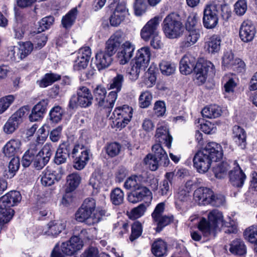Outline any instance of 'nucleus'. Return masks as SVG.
<instances>
[{
    "instance_id": "nucleus-60",
    "label": "nucleus",
    "mask_w": 257,
    "mask_h": 257,
    "mask_svg": "<svg viewBox=\"0 0 257 257\" xmlns=\"http://www.w3.org/2000/svg\"><path fill=\"white\" fill-rule=\"evenodd\" d=\"M93 93L96 100L98 103L105 98L106 90L104 87L98 85L94 89Z\"/></svg>"
},
{
    "instance_id": "nucleus-17",
    "label": "nucleus",
    "mask_w": 257,
    "mask_h": 257,
    "mask_svg": "<svg viewBox=\"0 0 257 257\" xmlns=\"http://www.w3.org/2000/svg\"><path fill=\"white\" fill-rule=\"evenodd\" d=\"M229 176L230 184L236 188H241L246 179L245 174L238 165L230 171Z\"/></svg>"
},
{
    "instance_id": "nucleus-48",
    "label": "nucleus",
    "mask_w": 257,
    "mask_h": 257,
    "mask_svg": "<svg viewBox=\"0 0 257 257\" xmlns=\"http://www.w3.org/2000/svg\"><path fill=\"white\" fill-rule=\"evenodd\" d=\"M156 222L157 227H156V231L160 232L162 229L166 226L169 224L173 221V217L167 216H161L159 217L158 219L153 220Z\"/></svg>"
},
{
    "instance_id": "nucleus-28",
    "label": "nucleus",
    "mask_w": 257,
    "mask_h": 257,
    "mask_svg": "<svg viewBox=\"0 0 257 257\" xmlns=\"http://www.w3.org/2000/svg\"><path fill=\"white\" fill-rule=\"evenodd\" d=\"M151 52L149 47H144L138 50L136 58L133 59L135 63L144 66L149 62Z\"/></svg>"
},
{
    "instance_id": "nucleus-22",
    "label": "nucleus",
    "mask_w": 257,
    "mask_h": 257,
    "mask_svg": "<svg viewBox=\"0 0 257 257\" xmlns=\"http://www.w3.org/2000/svg\"><path fill=\"white\" fill-rule=\"evenodd\" d=\"M128 106L124 105L121 107L117 108L113 112V115L115 117L117 115L118 117L116 119V126L117 128L121 129L124 127L128 122L127 116L128 114Z\"/></svg>"
},
{
    "instance_id": "nucleus-5",
    "label": "nucleus",
    "mask_w": 257,
    "mask_h": 257,
    "mask_svg": "<svg viewBox=\"0 0 257 257\" xmlns=\"http://www.w3.org/2000/svg\"><path fill=\"white\" fill-rule=\"evenodd\" d=\"M19 192L12 191L0 198V214L4 217L3 220L8 222L14 214V210L11 208L17 205L21 200Z\"/></svg>"
},
{
    "instance_id": "nucleus-46",
    "label": "nucleus",
    "mask_w": 257,
    "mask_h": 257,
    "mask_svg": "<svg viewBox=\"0 0 257 257\" xmlns=\"http://www.w3.org/2000/svg\"><path fill=\"white\" fill-rule=\"evenodd\" d=\"M245 238L251 243L257 242V226H251L244 232Z\"/></svg>"
},
{
    "instance_id": "nucleus-50",
    "label": "nucleus",
    "mask_w": 257,
    "mask_h": 257,
    "mask_svg": "<svg viewBox=\"0 0 257 257\" xmlns=\"http://www.w3.org/2000/svg\"><path fill=\"white\" fill-rule=\"evenodd\" d=\"M63 114V110L59 106L54 107L49 113L51 120L55 123L58 122L62 119Z\"/></svg>"
},
{
    "instance_id": "nucleus-43",
    "label": "nucleus",
    "mask_w": 257,
    "mask_h": 257,
    "mask_svg": "<svg viewBox=\"0 0 257 257\" xmlns=\"http://www.w3.org/2000/svg\"><path fill=\"white\" fill-rule=\"evenodd\" d=\"M176 205L181 208V204L187 202L189 199V193L184 187H180L176 196Z\"/></svg>"
},
{
    "instance_id": "nucleus-54",
    "label": "nucleus",
    "mask_w": 257,
    "mask_h": 257,
    "mask_svg": "<svg viewBox=\"0 0 257 257\" xmlns=\"http://www.w3.org/2000/svg\"><path fill=\"white\" fill-rule=\"evenodd\" d=\"M146 210V206L144 204H141L131 210L130 213V219H137L141 217L144 214Z\"/></svg>"
},
{
    "instance_id": "nucleus-19",
    "label": "nucleus",
    "mask_w": 257,
    "mask_h": 257,
    "mask_svg": "<svg viewBox=\"0 0 257 257\" xmlns=\"http://www.w3.org/2000/svg\"><path fill=\"white\" fill-rule=\"evenodd\" d=\"M126 6V3H120L117 5L109 19L111 26H117L124 20L127 12Z\"/></svg>"
},
{
    "instance_id": "nucleus-2",
    "label": "nucleus",
    "mask_w": 257,
    "mask_h": 257,
    "mask_svg": "<svg viewBox=\"0 0 257 257\" xmlns=\"http://www.w3.org/2000/svg\"><path fill=\"white\" fill-rule=\"evenodd\" d=\"M193 70L195 73V78L198 84L204 83L208 73H214V65L210 61L196 63V59L190 54L183 56L180 62V71L184 75L190 74Z\"/></svg>"
},
{
    "instance_id": "nucleus-13",
    "label": "nucleus",
    "mask_w": 257,
    "mask_h": 257,
    "mask_svg": "<svg viewBox=\"0 0 257 257\" xmlns=\"http://www.w3.org/2000/svg\"><path fill=\"white\" fill-rule=\"evenodd\" d=\"M83 241L78 236H72L70 239L62 243L61 250L63 253L72 255L83 247Z\"/></svg>"
},
{
    "instance_id": "nucleus-9",
    "label": "nucleus",
    "mask_w": 257,
    "mask_h": 257,
    "mask_svg": "<svg viewBox=\"0 0 257 257\" xmlns=\"http://www.w3.org/2000/svg\"><path fill=\"white\" fill-rule=\"evenodd\" d=\"M140 177L137 176L130 177V189L134 191L130 193V202L133 203L142 200L145 197L149 196L150 191L146 187L140 186Z\"/></svg>"
},
{
    "instance_id": "nucleus-58",
    "label": "nucleus",
    "mask_w": 257,
    "mask_h": 257,
    "mask_svg": "<svg viewBox=\"0 0 257 257\" xmlns=\"http://www.w3.org/2000/svg\"><path fill=\"white\" fill-rule=\"evenodd\" d=\"M154 111L158 117L163 116L166 111L165 102L163 101H156L154 104Z\"/></svg>"
},
{
    "instance_id": "nucleus-36",
    "label": "nucleus",
    "mask_w": 257,
    "mask_h": 257,
    "mask_svg": "<svg viewBox=\"0 0 257 257\" xmlns=\"http://www.w3.org/2000/svg\"><path fill=\"white\" fill-rule=\"evenodd\" d=\"M77 9L73 8L62 19V25L66 29L69 28L73 24L77 15Z\"/></svg>"
},
{
    "instance_id": "nucleus-23",
    "label": "nucleus",
    "mask_w": 257,
    "mask_h": 257,
    "mask_svg": "<svg viewBox=\"0 0 257 257\" xmlns=\"http://www.w3.org/2000/svg\"><path fill=\"white\" fill-rule=\"evenodd\" d=\"M232 138L235 144L241 149H243L246 146V133L245 131L238 125L232 128Z\"/></svg>"
},
{
    "instance_id": "nucleus-40",
    "label": "nucleus",
    "mask_w": 257,
    "mask_h": 257,
    "mask_svg": "<svg viewBox=\"0 0 257 257\" xmlns=\"http://www.w3.org/2000/svg\"><path fill=\"white\" fill-rule=\"evenodd\" d=\"M229 165L227 162H223L213 168L215 176L218 179L223 178L226 175Z\"/></svg>"
},
{
    "instance_id": "nucleus-34",
    "label": "nucleus",
    "mask_w": 257,
    "mask_h": 257,
    "mask_svg": "<svg viewBox=\"0 0 257 257\" xmlns=\"http://www.w3.org/2000/svg\"><path fill=\"white\" fill-rule=\"evenodd\" d=\"M117 57L119 63L125 64L128 60V42L125 41L120 46L117 54Z\"/></svg>"
},
{
    "instance_id": "nucleus-38",
    "label": "nucleus",
    "mask_w": 257,
    "mask_h": 257,
    "mask_svg": "<svg viewBox=\"0 0 257 257\" xmlns=\"http://www.w3.org/2000/svg\"><path fill=\"white\" fill-rule=\"evenodd\" d=\"M161 73L166 76L174 74L176 70V65L174 63L169 61H162L159 64Z\"/></svg>"
},
{
    "instance_id": "nucleus-51",
    "label": "nucleus",
    "mask_w": 257,
    "mask_h": 257,
    "mask_svg": "<svg viewBox=\"0 0 257 257\" xmlns=\"http://www.w3.org/2000/svg\"><path fill=\"white\" fill-rule=\"evenodd\" d=\"M142 225L139 221H135L132 225V233L130 236V240L132 241L140 236L142 233Z\"/></svg>"
},
{
    "instance_id": "nucleus-64",
    "label": "nucleus",
    "mask_w": 257,
    "mask_h": 257,
    "mask_svg": "<svg viewBox=\"0 0 257 257\" xmlns=\"http://www.w3.org/2000/svg\"><path fill=\"white\" fill-rule=\"evenodd\" d=\"M198 18L197 14H191L187 19V22L186 23V27L187 30L193 29V27L196 25Z\"/></svg>"
},
{
    "instance_id": "nucleus-42",
    "label": "nucleus",
    "mask_w": 257,
    "mask_h": 257,
    "mask_svg": "<svg viewBox=\"0 0 257 257\" xmlns=\"http://www.w3.org/2000/svg\"><path fill=\"white\" fill-rule=\"evenodd\" d=\"M110 199L112 203L115 205L121 204L124 199L123 192L118 188L114 189L111 192Z\"/></svg>"
},
{
    "instance_id": "nucleus-32",
    "label": "nucleus",
    "mask_w": 257,
    "mask_h": 257,
    "mask_svg": "<svg viewBox=\"0 0 257 257\" xmlns=\"http://www.w3.org/2000/svg\"><path fill=\"white\" fill-rule=\"evenodd\" d=\"M117 94L116 91H110L107 96L106 99H103L98 103L99 106L107 109L108 112L111 111L114 103L117 99Z\"/></svg>"
},
{
    "instance_id": "nucleus-44",
    "label": "nucleus",
    "mask_w": 257,
    "mask_h": 257,
    "mask_svg": "<svg viewBox=\"0 0 257 257\" xmlns=\"http://www.w3.org/2000/svg\"><path fill=\"white\" fill-rule=\"evenodd\" d=\"M19 124L17 120L11 116L3 127L4 131L7 134H12L18 128Z\"/></svg>"
},
{
    "instance_id": "nucleus-25",
    "label": "nucleus",
    "mask_w": 257,
    "mask_h": 257,
    "mask_svg": "<svg viewBox=\"0 0 257 257\" xmlns=\"http://www.w3.org/2000/svg\"><path fill=\"white\" fill-rule=\"evenodd\" d=\"M91 154L89 150L84 149L75 159L74 168L78 170L83 169L90 159Z\"/></svg>"
},
{
    "instance_id": "nucleus-31",
    "label": "nucleus",
    "mask_w": 257,
    "mask_h": 257,
    "mask_svg": "<svg viewBox=\"0 0 257 257\" xmlns=\"http://www.w3.org/2000/svg\"><path fill=\"white\" fill-rule=\"evenodd\" d=\"M33 50V45L30 41L20 43L18 48V59L23 60L31 54Z\"/></svg>"
},
{
    "instance_id": "nucleus-62",
    "label": "nucleus",
    "mask_w": 257,
    "mask_h": 257,
    "mask_svg": "<svg viewBox=\"0 0 257 257\" xmlns=\"http://www.w3.org/2000/svg\"><path fill=\"white\" fill-rule=\"evenodd\" d=\"M19 159L17 157H14L10 162L9 164V172L10 173V177H13L15 172L19 168Z\"/></svg>"
},
{
    "instance_id": "nucleus-24",
    "label": "nucleus",
    "mask_w": 257,
    "mask_h": 257,
    "mask_svg": "<svg viewBox=\"0 0 257 257\" xmlns=\"http://www.w3.org/2000/svg\"><path fill=\"white\" fill-rule=\"evenodd\" d=\"M152 151L153 156L156 157L161 162V165L163 166H167L169 164L170 161L166 152L163 148L159 143L155 144L152 147Z\"/></svg>"
},
{
    "instance_id": "nucleus-53",
    "label": "nucleus",
    "mask_w": 257,
    "mask_h": 257,
    "mask_svg": "<svg viewBox=\"0 0 257 257\" xmlns=\"http://www.w3.org/2000/svg\"><path fill=\"white\" fill-rule=\"evenodd\" d=\"M121 146L117 143H112L108 144L106 148V152L107 154L111 157H113L120 152Z\"/></svg>"
},
{
    "instance_id": "nucleus-56",
    "label": "nucleus",
    "mask_w": 257,
    "mask_h": 257,
    "mask_svg": "<svg viewBox=\"0 0 257 257\" xmlns=\"http://www.w3.org/2000/svg\"><path fill=\"white\" fill-rule=\"evenodd\" d=\"M130 65L131 68L130 71V75L131 76V77H130V79L132 80H136L139 77L141 68L143 66L138 63H135L133 60H132Z\"/></svg>"
},
{
    "instance_id": "nucleus-15",
    "label": "nucleus",
    "mask_w": 257,
    "mask_h": 257,
    "mask_svg": "<svg viewBox=\"0 0 257 257\" xmlns=\"http://www.w3.org/2000/svg\"><path fill=\"white\" fill-rule=\"evenodd\" d=\"M155 137L158 143H164L168 148H171L173 138L169 133V127L167 124H158Z\"/></svg>"
},
{
    "instance_id": "nucleus-30",
    "label": "nucleus",
    "mask_w": 257,
    "mask_h": 257,
    "mask_svg": "<svg viewBox=\"0 0 257 257\" xmlns=\"http://www.w3.org/2000/svg\"><path fill=\"white\" fill-rule=\"evenodd\" d=\"M221 113L220 107L216 105L206 106L201 111L203 116L208 118L218 117L221 115Z\"/></svg>"
},
{
    "instance_id": "nucleus-6",
    "label": "nucleus",
    "mask_w": 257,
    "mask_h": 257,
    "mask_svg": "<svg viewBox=\"0 0 257 257\" xmlns=\"http://www.w3.org/2000/svg\"><path fill=\"white\" fill-rule=\"evenodd\" d=\"M194 198L200 204H210L216 207L222 205L225 201V198L223 195H215L211 189L205 187L197 189L194 192Z\"/></svg>"
},
{
    "instance_id": "nucleus-1",
    "label": "nucleus",
    "mask_w": 257,
    "mask_h": 257,
    "mask_svg": "<svg viewBox=\"0 0 257 257\" xmlns=\"http://www.w3.org/2000/svg\"><path fill=\"white\" fill-rule=\"evenodd\" d=\"M222 156V150L219 144L208 143L204 149L195 154L193 159L194 166L199 173H204L210 168L212 162L219 161Z\"/></svg>"
},
{
    "instance_id": "nucleus-14",
    "label": "nucleus",
    "mask_w": 257,
    "mask_h": 257,
    "mask_svg": "<svg viewBox=\"0 0 257 257\" xmlns=\"http://www.w3.org/2000/svg\"><path fill=\"white\" fill-rule=\"evenodd\" d=\"M162 17L155 16L149 21L141 30V35L143 40L147 41L154 35L157 34V30Z\"/></svg>"
},
{
    "instance_id": "nucleus-37",
    "label": "nucleus",
    "mask_w": 257,
    "mask_h": 257,
    "mask_svg": "<svg viewBox=\"0 0 257 257\" xmlns=\"http://www.w3.org/2000/svg\"><path fill=\"white\" fill-rule=\"evenodd\" d=\"M81 181L80 175L76 173H73L67 177V185L69 191L74 190L79 185Z\"/></svg>"
},
{
    "instance_id": "nucleus-8",
    "label": "nucleus",
    "mask_w": 257,
    "mask_h": 257,
    "mask_svg": "<svg viewBox=\"0 0 257 257\" xmlns=\"http://www.w3.org/2000/svg\"><path fill=\"white\" fill-rule=\"evenodd\" d=\"M93 96L90 89L86 86L79 87L76 94L73 95L70 99L69 107L70 109H76L78 107L86 108L92 103Z\"/></svg>"
},
{
    "instance_id": "nucleus-21",
    "label": "nucleus",
    "mask_w": 257,
    "mask_h": 257,
    "mask_svg": "<svg viewBox=\"0 0 257 257\" xmlns=\"http://www.w3.org/2000/svg\"><path fill=\"white\" fill-rule=\"evenodd\" d=\"M21 141L18 139H11L5 145L3 148V152L5 155L8 157H14L21 152Z\"/></svg>"
},
{
    "instance_id": "nucleus-29",
    "label": "nucleus",
    "mask_w": 257,
    "mask_h": 257,
    "mask_svg": "<svg viewBox=\"0 0 257 257\" xmlns=\"http://www.w3.org/2000/svg\"><path fill=\"white\" fill-rule=\"evenodd\" d=\"M167 244L161 239L155 241L152 245V253L157 257H162L167 252Z\"/></svg>"
},
{
    "instance_id": "nucleus-12",
    "label": "nucleus",
    "mask_w": 257,
    "mask_h": 257,
    "mask_svg": "<svg viewBox=\"0 0 257 257\" xmlns=\"http://www.w3.org/2000/svg\"><path fill=\"white\" fill-rule=\"evenodd\" d=\"M103 215L102 212L101 214L93 213L81 206L75 213V219L78 222L92 225L98 223L100 220L101 216Z\"/></svg>"
},
{
    "instance_id": "nucleus-39",
    "label": "nucleus",
    "mask_w": 257,
    "mask_h": 257,
    "mask_svg": "<svg viewBox=\"0 0 257 257\" xmlns=\"http://www.w3.org/2000/svg\"><path fill=\"white\" fill-rule=\"evenodd\" d=\"M41 178L42 184L45 186H49L53 184L56 178L55 174L48 168L43 172Z\"/></svg>"
},
{
    "instance_id": "nucleus-55",
    "label": "nucleus",
    "mask_w": 257,
    "mask_h": 257,
    "mask_svg": "<svg viewBox=\"0 0 257 257\" xmlns=\"http://www.w3.org/2000/svg\"><path fill=\"white\" fill-rule=\"evenodd\" d=\"M147 7V5L144 0H136L134 6L135 15L137 16L142 15L146 12Z\"/></svg>"
},
{
    "instance_id": "nucleus-27",
    "label": "nucleus",
    "mask_w": 257,
    "mask_h": 257,
    "mask_svg": "<svg viewBox=\"0 0 257 257\" xmlns=\"http://www.w3.org/2000/svg\"><path fill=\"white\" fill-rule=\"evenodd\" d=\"M69 155V150L66 144H61L56 151L54 162L57 165H60L66 162Z\"/></svg>"
},
{
    "instance_id": "nucleus-33",
    "label": "nucleus",
    "mask_w": 257,
    "mask_h": 257,
    "mask_svg": "<svg viewBox=\"0 0 257 257\" xmlns=\"http://www.w3.org/2000/svg\"><path fill=\"white\" fill-rule=\"evenodd\" d=\"M229 251L234 254L241 255L246 253V248L243 241L240 239H235L230 244Z\"/></svg>"
},
{
    "instance_id": "nucleus-35",
    "label": "nucleus",
    "mask_w": 257,
    "mask_h": 257,
    "mask_svg": "<svg viewBox=\"0 0 257 257\" xmlns=\"http://www.w3.org/2000/svg\"><path fill=\"white\" fill-rule=\"evenodd\" d=\"M61 77L59 75L54 73H47L42 78V79L38 80L37 84L40 87H46L55 81L60 79Z\"/></svg>"
},
{
    "instance_id": "nucleus-10",
    "label": "nucleus",
    "mask_w": 257,
    "mask_h": 257,
    "mask_svg": "<svg viewBox=\"0 0 257 257\" xmlns=\"http://www.w3.org/2000/svg\"><path fill=\"white\" fill-rule=\"evenodd\" d=\"M220 7L215 4L206 6L203 17V24L208 29L214 28L218 23V14Z\"/></svg>"
},
{
    "instance_id": "nucleus-63",
    "label": "nucleus",
    "mask_w": 257,
    "mask_h": 257,
    "mask_svg": "<svg viewBox=\"0 0 257 257\" xmlns=\"http://www.w3.org/2000/svg\"><path fill=\"white\" fill-rule=\"evenodd\" d=\"M234 55L231 52H227L222 58V64L225 66H231L234 65Z\"/></svg>"
},
{
    "instance_id": "nucleus-4",
    "label": "nucleus",
    "mask_w": 257,
    "mask_h": 257,
    "mask_svg": "<svg viewBox=\"0 0 257 257\" xmlns=\"http://www.w3.org/2000/svg\"><path fill=\"white\" fill-rule=\"evenodd\" d=\"M230 225V223L223 221L222 213L215 209L208 213V220L204 217L200 219L198 224V228L203 236L215 237L222 226L229 227Z\"/></svg>"
},
{
    "instance_id": "nucleus-45",
    "label": "nucleus",
    "mask_w": 257,
    "mask_h": 257,
    "mask_svg": "<svg viewBox=\"0 0 257 257\" xmlns=\"http://www.w3.org/2000/svg\"><path fill=\"white\" fill-rule=\"evenodd\" d=\"M152 95L148 91L143 92L139 97V104L142 108H147L151 104L152 100Z\"/></svg>"
},
{
    "instance_id": "nucleus-52",
    "label": "nucleus",
    "mask_w": 257,
    "mask_h": 257,
    "mask_svg": "<svg viewBox=\"0 0 257 257\" xmlns=\"http://www.w3.org/2000/svg\"><path fill=\"white\" fill-rule=\"evenodd\" d=\"M54 18L52 16H48L43 18L39 22L38 32H41L48 29L53 24Z\"/></svg>"
},
{
    "instance_id": "nucleus-18",
    "label": "nucleus",
    "mask_w": 257,
    "mask_h": 257,
    "mask_svg": "<svg viewBox=\"0 0 257 257\" xmlns=\"http://www.w3.org/2000/svg\"><path fill=\"white\" fill-rule=\"evenodd\" d=\"M65 227L64 222L60 220L51 221L44 228L43 233L45 235L56 237L65 229Z\"/></svg>"
},
{
    "instance_id": "nucleus-47",
    "label": "nucleus",
    "mask_w": 257,
    "mask_h": 257,
    "mask_svg": "<svg viewBox=\"0 0 257 257\" xmlns=\"http://www.w3.org/2000/svg\"><path fill=\"white\" fill-rule=\"evenodd\" d=\"M15 98L13 95H9L0 99V114L4 112L12 104Z\"/></svg>"
},
{
    "instance_id": "nucleus-59",
    "label": "nucleus",
    "mask_w": 257,
    "mask_h": 257,
    "mask_svg": "<svg viewBox=\"0 0 257 257\" xmlns=\"http://www.w3.org/2000/svg\"><path fill=\"white\" fill-rule=\"evenodd\" d=\"M45 157L42 155L39 151L38 153L34 157V165L37 169H41L43 167H44L46 164L48 162V161H46Z\"/></svg>"
},
{
    "instance_id": "nucleus-26",
    "label": "nucleus",
    "mask_w": 257,
    "mask_h": 257,
    "mask_svg": "<svg viewBox=\"0 0 257 257\" xmlns=\"http://www.w3.org/2000/svg\"><path fill=\"white\" fill-rule=\"evenodd\" d=\"M220 37L217 35H213L205 43V49L209 53L215 54L220 50Z\"/></svg>"
},
{
    "instance_id": "nucleus-41",
    "label": "nucleus",
    "mask_w": 257,
    "mask_h": 257,
    "mask_svg": "<svg viewBox=\"0 0 257 257\" xmlns=\"http://www.w3.org/2000/svg\"><path fill=\"white\" fill-rule=\"evenodd\" d=\"M158 160L153 154H149L144 158V161L151 170L156 171L160 165L162 166L161 162Z\"/></svg>"
},
{
    "instance_id": "nucleus-11",
    "label": "nucleus",
    "mask_w": 257,
    "mask_h": 257,
    "mask_svg": "<svg viewBox=\"0 0 257 257\" xmlns=\"http://www.w3.org/2000/svg\"><path fill=\"white\" fill-rule=\"evenodd\" d=\"M91 52L89 47L80 48L77 53L73 54L74 57L73 69L75 71L84 69L88 65Z\"/></svg>"
},
{
    "instance_id": "nucleus-49",
    "label": "nucleus",
    "mask_w": 257,
    "mask_h": 257,
    "mask_svg": "<svg viewBox=\"0 0 257 257\" xmlns=\"http://www.w3.org/2000/svg\"><path fill=\"white\" fill-rule=\"evenodd\" d=\"M81 207L88 210L93 213H101L102 212L104 214V211H99L97 212L96 209V202L95 200L92 198H87L85 199L81 205Z\"/></svg>"
},
{
    "instance_id": "nucleus-7",
    "label": "nucleus",
    "mask_w": 257,
    "mask_h": 257,
    "mask_svg": "<svg viewBox=\"0 0 257 257\" xmlns=\"http://www.w3.org/2000/svg\"><path fill=\"white\" fill-rule=\"evenodd\" d=\"M162 29L166 37L169 39L177 38L182 34L184 28L175 13L168 15L162 23Z\"/></svg>"
},
{
    "instance_id": "nucleus-61",
    "label": "nucleus",
    "mask_w": 257,
    "mask_h": 257,
    "mask_svg": "<svg viewBox=\"0 0 257 257\" xmlns=\"http://www.w3.org/2000/svg\"><path fill=\"white\" fill-rule=\"evenodd\" d=\"M123 80L122 75L120 74L117 75L113 79L112 82L110 84V89H116V90L113 91H116L117 93L121 90Z\"/></svg>"
},
{
    "instance_id": "nucleus-3",
    "label": "nucleus",
    "mask_w": 257,
    "mask_h": 257,
    "mask_svg": "<svg viewBox=\"0 0 257 257\" xmlns=\"http://www.w3.org/2000/svg\"><path fill=\"white\" fill-rule=\"evenodd\" d=\"M125 37L122 32H116L107 41L105 51H100L96 54L95 64L99 70L110 65L111 56L115 53L116 48L124 41Z\"/></svg>"
},
{
    "instance_id": "nucleus-20",
    "label": "nucleus",
    "mask_w": 257,
    "mask_h": 257,
    "mask_svg": "<svg viewBox=\"0 0 257 257\" xmlns=\"http://www.w3.org/2000/svg\"><path fill=\"white\" fill-rule=\"evenodd\" d=\"M183 40L180 44L183 49L189 48L194 45L200 37V32L199 29L187 30Z\"/></svg>"
},
{
    "instance_id": "nucleus-57",
    "label": "nucleus",
    "mask_w": 257,
    "mask_h": 257,
    "mask_svg": "<svg viewBox=\"0 0 257 257\" xmlns=\"http://www.w3.org/2000/svg\"><path fill=\"white\" fill-rule=\"evenodd\" d=\"M247 10V2L245 0H239L234 5V11L238 16L243 15Z\"/></svg>"
},
{
    "instance_id": "nucleus-16",
    "label": "nucleus",
    "mask_w": 257,
    "mask_h": 257,
    "mask_svg": "<svg viewBox=\"0 0 257 257\" xmlns=\"http://www.w3.org/2000/svg\"><path fill=\"white\" fill-rule=\"evenodd\" d=\"M255 33V28L252 22L249 20L243 21L239 29L240 39L244 42H249L253 39Z\"/></svg>"
}]
</instances>
